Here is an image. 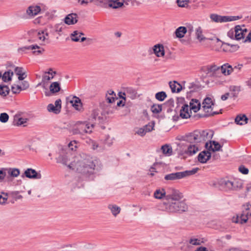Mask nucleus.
<instances>
[{
    "label": "nucleus",
    "instance_id": "obj_43",
    "mask_svg": "<svg viewBox=\"0 0 251 251\" xmlns=\"http://www.w3.org/2000/svg\"><path fill=\"white\" fill-rule=\"evenodd\" d=\"M161 150L162 152L166 155H170L172 152V147L168 145H165L162 146Z\"/></svg>",
    "mask_w": 251,
    "mask_h": 251
},
{
    "label": "nucleus",
    "instance_id": "obj_15",
    "mask_svg": "<svg viewBox=\"0 0 251 251\" xmlns=\"http://www.w3.org/2000/svg\"><path fill=\"white\" fill-rule=\"evenodd\" d=\"M38 49L37 50L33 51V53L36 55H38L39 54H42L44 51V49L43 48H41L39 46L37 45H32L28 46H25L22 48H20L18 49V51L20 52V51H25L26 50H33L35 49Z\"/></svg>",
    "mask_w": 251,
    "mask_h": 251
},
{
    "label": "nucleus",
    "instance_id": "obj_47",
    "mask_svg": "<svg viewBox=\"0 0 251 251\" xmlns=\"http://www.w3.org/2000/svg\"><path fill=\"white\" fill-rule=\"evenodd\" d=\"M155 97L158 100L162 101L167 98V94L165 92L161 91L156 93Z\"/></svg>",
    "mask_w": 251,
    "mask_h": 251
},
{
    "label": "nucleus",
    "instance_id": "obj_41",
    "mask_svg": "<svg viewBox=\"0 0 251 251\" xmlns=\"http://www.w3.org/2000/svg\"><path fill=\"white\" fill-rule=\"evenodd\" d=\"M196 35L197 39L199 40L200 42H201L204 40L206 38L202 35V30L201 27H198L196 30Z\"/></svg>",
    "mask_w": 251,
    "mask_h": 251
},
{
    "label": "nucleus",
    "instance_id": "obj_39",
    "mask_svg": "<svg viewBox=\"0 0 251 251\" xmlns=\"http://www.w3.org/2000/svg\"><path fill=\"white\" fill-rule=\"evenodd\" d=\"M84 35V33L79 32L77 30L74 31L71 36V39L75 42H78L80 41V37L81 35Z\"/></svg>",
    "mask_w": 251,
    "mask_h": 251
},
{
    "label": "nucleus",
    "instance_id": "obj_3",
    "mask_svg": "<svg viewBox=\"0 0 251 251\" xmlns=\"http://www.w3.org/2000/svg\"><path fill=\"white\" fill-rule=\"evenodd\" d=\"M199 170L198 168H193L191 170H187L183 172H177L167 174L165 176L164 179L167 181H174L180 179L187 176L194 175Z\"/></svg>",
    "mask_w": 251,
    "mask_h": 251
},
{
    "label": "nucleus",
    "instance_id": "obj_27",
    "mask_svg": "<svg viewBox=\"0 0 251 251\" xmlns=\"http://www.w3.org/2000/svg\"><path fill=\"white\" fill-rule=\"evenodd\" d=\"M189 106L187 104H184L180 110V116L183 119H187L191 115L189 113Z\"/></svg>",
    "mask_w": 251,
    "mask_h": 251
},
{
    "label": "nucleus",
    "instance_id": "obj_40",
    "mask_svg": "<svg viewBox=\"0 0 251 251\" xmlns=\"http://www.w3.org/2000/svg\"><path fill=\"white\" fill-rule=\"evenodd\" d=\"M165 194L166 192L164 189H162L161 190L157 189L154 193V197L156 199H161L163 197H165Z\"/></svg>",
    "mask_w": 251,
    "mask_h": 251
},
{
    "label": "nucleus",
    "instance_id": "obj_58",
    "mask_svg": "<svg viewBox=\"0 0 251 251\" xmlns=\"http://www.w3.org/2000/svg\"><path fill=\"white\" fill-rule=\"evenodd\" d=\"M176 2L179 7H185L188 5V0H177Z\"/></svg>",
    "mask_w": 251,
    "mask_h": 251
},
{
    "label": "nucleus",
    "instance_id": "obj_50",
    "mask_svg": "<svg viewBox=\"0 0 251 251\" xmlns=\"http://www.w3.org/2000/svg\"><path fill=\"white\" fill-rule=\"evenodd\" d=\"M48 28L50 29V32H60L62 31V27H60L59 25H55L54 27L51 25H49Z\"/></svg>",
    "mask_w": 251,
    "mask_h": 251
},
{
    "label": "nucleus",
    "instance_id": "obj_38",
    "mask_svg": "<svg viewBox=\"0 0 251 251\" xmlns=\"http://www.w3.org/2000/svg\"><path fill=\"white\" fill-rule=\"evenodd\" d=\"M27 121V119L26 118H23L15 116L14 117V123L15 125L19 126L26 123Z\"/></svg>",
    "mask_w": 251,
    "mask_h": 251
},
{
    "label": "nucleus",
    "instance_id": "obj_32",
    "mask_svg": "<svg viewBox=\"0 0 251 251\" xmlns=\"http://www.w3.org/2000/svg\"><path fill=\"white\" fill-rule=\"evenodd\" d=\"M13 75V72L9 70L5 72L3 75L1 74V78L4 82H7L12 80V77Z\"/></svg>",
    "mask_w": 251,
    "mask_h": 251
},
{
    "label": "nucleus",
    "instance_id": "obj_18",
    "mask_svg": "<svg viewBox=\"0 0 251 251\" xmlns=\"http://www.w3.org/2000/svg\"><path fill=\"white\" fill-rule=\"evenodd\" d=\"M41 10L40 6L37 5H32L29 6L27 10L26 13L30 16L33 17L37 15Z\"/></svg>",
    "mask_w": 251,
    "mask_h": 251
},
{
    "label": "nucleus",
    "instance_id": "obj_64",
    "mask_svg": "<svg viewBox=\"0 0 251 251\" xmlns=\"http://www.w3.org/2000/svg\"><path fill=\"white\" fill-rule=\"evenodd\" d=\"M76 144V143L75 141L70 142L68 144L69 148L72 151L75 150V149L77 148Z\"/></svg>",
    "mask_w": 251,
    "mask_h": 251
},
{
    "label": "nucleus",
    "instance_id": "obj_61",
    "mask_svg": "<svg viewBox=\"0 0 251 251\" xmlns=\"http://www.w3.org/2000/svg\"><path fill=\"white\" fill-rule=\"evenodd\" d=\"M20 86L23 90H25L29 87V83L27 81L24 80L22 82V85Z\"/></svg>",
    "mask_w": 251,
    "mask_h": 251
},
{
    "label": "nucleus",
    "instance_id": "obj_37",
    "mask_svg": "<svg viewBox=\"0 0 251 251\" xmlns=\"http://www.w3.org/2000/svg\"><path fill=\"white\" fill-rule=\"evenodd\" d=\"M60 84L58 82H52L50 86V91L51 93L58 92L60 90Z\"/></svg>",
    "mask_w": 251,
    "mask_h": 251
},
{
    "label": "nucleus",
    "instance_id": "obj_63",
    "mask_svg": "<svg viewBox=\"0 0 251 251\" xmlns=\"http://www.w3.org/2000/svg\"><path fill=\"white\" fill-rule=\"evenodd\" d=\"M226 45L230 47L231 49H230L229 50L231 51H236L237 50H238V49L239 48V47L237 45H233V44H229V43H226Z\"/></svg>",
    "mask_w": 251,
    "mask_h": 251
},
{
    "label": "nucleus",
    "instance_id": "obj_19",
    "mask_svg": "<svg viewBox=\"0 0 251 251\" xmlns=\"http://www.w3.org/2000/svg\"><path fill=\"white\" fill-rule=\"evenodd\" d=\"M234 35L235 39L236 40H239L244 38V32H247V29L246 28L242 29L241 26L236 25L234 27Z\"/></svg>",
    "mask_w": 251,
    "mask_h": 251
},
{
    "label": "nucleus",
    "instance_id": "obj_6",
    "mask_svg": "<svg viewBox=\"0 0 251 251\" xmlns=\"http://www.w3.org/2000/svg\"><path fill=\"white\" fill-rule=\"evenodd\" d=\"M213 102L212 101V99L210 98L206 97L204 99L202 105V108L205 112V114L202 116H201V117H207L211 116H213L216 114H219L218 112H211V110L210 111V109L211 108V106L213 105Z\"/></svg>",
    "mask_w": 251,
    "mask_h": 251
},
{
    "label": "nucleus",
    "instance_id": "obj_5",
    "mask_svg": "<svg viewBox=\"0 0 251 251\" xmlns=\"http://www.w3.org/2000/svg\"><path fill=\"white\" fill-rule=\"evenodd\" d=\"M251 216V205L246 204L243 206V210L240 217L237 216L233 222L235 223H239L244 224L247 222L249 218Z\"/></svg>",
    "mask_w": 251,
    "mask_h": 251
},
{
    "label": "nucleus",
    "instance_id": "obj_31",
    "mask_svg": "<svg viewBox=\"0 0 251 251\" xmlns=\"http://www.w3.org/2000/svg\"><path fill=\"white\" fill-rule=\"evenodd\" d=\"M108 208L111 211L112 215L116 217L121 212V208L116 204H109Z\"/></svg>",
    "mask_w": 251,
    "mask_h": 251
},
{
    "label": "nucleus",
    "instance_id": "obj_42",
    "mask_svg": "<svg viewBox=\"0 0 251 251\" xmlns=\"http://www.w3.org/2000/svg\"><path fill=\"white\" fill-rule=\"evenodd\" d=\"M9 88L7 85H0V95L5 97L9 94Z\"/></svg>",
    "mask_w": 251,
    "mask_h": 251
},
{
    "label": "nucleus",
    "instance_id": "obj_30",
    "mask_svg": "<svg viewBox=\"0 0 251 251\" xmlns=\"http://www.w3.org/2000/svg\"><path fill=\"white\" fill-rule=\"evenodd\" d=\"M70 102L76 110H80L82 107V103L80 99L76 96L73 97L72 100H70Z\"/></svg>",
    "mask_w": 251,
    "mask_h": 251
},
{
    "label": "nucleus",
    "instance_id": "obj_13",
    "mask_svg": "<svg viewBox=\"0 0 251 251\" xmlns=\"http://www.w3.org/2000/svg\"><path fill=\"white\" fill-rule=\"evenodd\" d=\"M219 184L221 189L225 191L233 190V183L231 180L226 178H222L219 181Z\"/></svg>",
    "mask_w": 251,
    "mask_h": 251
},
{
    "label": "nucleus",
    "instance_id": "obj_17",
    "mask_svg": "<svg viewBox=\"0 0 251 251\" xmlns=\"http://www.w3.org/2000/svg\"><path fill=\"white\" fill-rule=\"evenodd\" d=\"M211 157V153L209 151H203L199 154L198 159L201 163H205Z\"/></svg>",
    "mask_w": 251,
    "mask_h": 251
},
{
    "label": "nucleus",
    "instance_id": "obj_16",
    "mask_svg": "<svg viewBox=\"0 0 251 251\" xmlns=\"http://www.w3.org/2000/svg\"><path fill=\"white\" fill-rule=\"evenodd\" d=\"M222 146L218 142L215 141H210L209 144L207 142L205 145V148L209 151H220Z\"/></svg>",
    "mask_w": 251,
    "mask_h": 251
},
{
    "label": "nucleus",
    "instance_id": "obj_14",
    "mask_svg": "<svg viewBox=\"0 0 251 251\" xmlns=\"http://www.w3.org/2000/svg\"><path fill=\"white\" fill-rule=\"evenodd\" d=\"M48 110L49 112H52L54 114H58L61 109V100L58 99L55 101L54 105L51 103L48 105Z\"/></svg>",
    "mask_w": 251,
    "mask_h": 251
},
{
    "label": "nucleus",
    "instance_id": "obj_51",
    "mask_svg": "<svg viewBox=\"0 0 251 251\" xmlns=\"http://www.w3.org/2000/svg\"><path fill=\"white\" fill-rule=\"evenodd\" d=\"M11 90L13 94H19L23 89L20 85L14 84L11 86Z\"/></svg>",
    "mask_w": 251,
    "mask_h": 251
},
{
    "label": "nucleus",
    "instance_id": "obj_44",
    "mask_svg": "<svg viewBox=\"0 0 251 251\" xmlns=\"http://www.w3.org/2000/svg\"><path fill=\"white\" fill-rule=\"evenodd\" d=\"M99 115L100 113L99 110L94 109L92 111L91 117L95 121H98L100 122L101 119H102V118Z\"/></svg>",
    "mask_w": 251,
    "mask_h": 251
},
{
    "label": "nucleus",
    "instance_id": "obj_11",
    "mask_svg": "<svg viewBox=\"0 0 251 251\" xmlns=\"http://www.w3.org/2000/svg\"><path fill=\"white\" fill-rule=\"evenodd\" d=\"M69 154L65 150H61L58 152V156L56 158L57 163H61L64 165H67L68 162L69 161Z\"/></svg>",
    "mask_w": 251,
    "mask_h": 251
},
{
    "label": "nucleus",
    "instance_id": "obj_33",
    "mask_svg": "<svg viewBox=\"0 0 251 251\" xmlns=\"http://www.w3.org/2000/svg\"><path fill=\"white\" fill-rule=\"evenodd\" d=\"M127 94L132 99L136 98L137 93L135 89L132 87H127L125 89V92L124 93V95H126Z\"/></svg>",
    "mask_w": 251,
    "mask_h": 251
},
{
    "label": "nucleus",
    "instance_id": "obj_34",
    "mask_svg": "<svg viewBox=\"0 0 251 251\" xmlns=\"http://www.w3.org/2000/svg\"><path fill=\"white\" fill-rule=\"evenodd\" d=\"M186 32L187 28L186 27L180 26L176 30L175 34L176 37L181 38L184 36Z\"/></svg>",
    "mask_w": 251,
    "mask_h": 251
},
{
    "label": "nucleus",
    "instance_id": "obj_62",
    "mask_svg": "<svg viewBox=\"0 0 251 251\" xmlns=\"http://www.w3.org/2000/svg\"><path fill=\"white\" fill-rule=\"evenodd\" d=\"M45 32L46 31H42L41 33H40V32L38 33V37L40 40H42L43 41H45L46 40H48V38H46V37L45 35Z\"/></svg>",
    "mask_w": 251,
    "mask_h": 251
},
{
    "label": "nucleus",
    "instance_id": "obj_23",
    "mask_svg": "<svg viewBox=\"0 0 251 251\" xmlns=\"http://www.w3.org/2000/svg\"><path fill=\"white\" fill-rule=\"evenodd\" d=\"M221 71L225 75H228L234 71V69L228 63H226L221 66Z\"/></svg>",
    "mask_w": 251,
    "mask_h": 251
},
{
    "label": "nucleus",
    "instance_id": "obj_55",
    "mask_svg": "<svg viewBox=\"0 0 251 251\" xmlns=\"http://www.w3.org/2000/svg\"><path fill=\"white\" fill-rule=\"evenodd\" d=\"M238 170L244 175H247L249 173V169L243 165H241L239 167Z\"/></svg>",
    "mask_w": 251,
    "mask_h": 251
},
{
    "label": "nucleus",
    "instance_id": "obj_54",
    "mask_svg": "<svg viewBox=\"0 0 251 251\" xmlns=\"http://www.w3.org/2000/svg\"><path fill=\"white\" fill-rule=\"evenodd\" d=\"M154 122H151L149 123L148 125H146L144 127L145 129H146V131L147 132H150L153 129V127L154 126Z\"/></svg>",
    "mask_w": 251,
    "mask_h": 251
},
{
    "label": "nucleus",
    "instance_id": "obj_4",
    "mask_svg": "<svg viewBox=\"0 0 251 251\" xmlns=\"http://www.w3.org/2000/svg\"><path fill=\"white\" fill-rule=\"evenodd\" d=\"M94 125L91 124L86 121H78L76 123L73 129L74 134L84 135L85 133H90L94 128Z\"/></svg>",
    "mask_w": 251,
    "mask_h": 251
},
{
    "label": "nucleus",
    "instance_id": "obj_28",
    "mask_svg": "<svg viewBox=\"0 0 251 251\" xmlns=\"http://www.w3.org/2000/svg\"><path fill=\"white\" fill-rule=\"evenodd\" d=\"M6 174H8L7 178L10 177H17L20 174V170L17 168H6Z\"/></svg>",
    "mask_w": 251,
    "mask_h": 251
},
{
    "label": "nucleus",
    "instance_id": "obj_7",
    "mask_svg": "<svg viewBox=\"0 0 251 251\" xmlns=\"http://www.w3.org/2000/svg\"><path fill=\"white\" fill-rule=\"evenodd\" d=\"M210 18L212 21L215 23H225L236 21L240 19L239 16H221L217 14H210Z\"/></svg>",
    "mask_w": 251,
    "mask_h": 251
},
{
    "label": "nucleus",
    "instance_id": "obj_49",
    "mask_svg": "<svg viewBox=\"0 0 251 251\" xmlns=\"http://www.w3.org/2000/svg\"><path fill=\"white\" fill-rule=\"evenodd\" d=\"M198 150V147L195 145H190L188 148L187 152L189 155H193L195 154Z\"/></svg>",
    "mask_w": 251,
    "mask_h": 251
},
{
    "label": "nucleus",
    "instance_id": "obj_52",
    "mask_svg": "<svg viewBox=\"0 0 251 251\" xmlns=\"http://www.w3.org/2000/svg\"><path fill=\"white\" fill-rule=\"evenodd\" d=\"M7 200V194L4 192H1L0 194V204H3L5 203Z\"/></svg>",
    "mask_w": 251,
    "mask_h": 251
},
{
    "label": "nucleus",
    "instance_id": "obj_53",
    "mask_svg": "<svg viewBox=\"0 0 251 251\" xmlns=\"http://www.w3.org/2000/svg\"><path fill=\"white\" fill-rule=\"evenodd\" d=\"M9 116L6 113H2L0 114V122L5 123L8 121Z\"/></svg>",
    "mask_w": 251,
    "mask_h": 251
},
{
    "label": "nucleus",
    "instance_id": "obj_35",
    "mask_svg": "<svg viewBox=\"0 0 251 251\" xmlns=\"http://www.w3.org/2000/svg\"><path fill=\"white\" fill-rule=\"evenodd\" d=\"M187 87L190 90L187 92V98L190 97L191 94L195 92L199 88V86L194 82L189 83Z\"/></svg>",
    "mask_w": 251,
    "mask_h": 251
},
{
    "label": "nucleus",
    "instance_id": "obj_20",
    "mask_svg": "<svg viewBox=\"0 0 251 251\" xmlns=\"http://www.w3.org/2000/svg\"><path fill=\"white\" fill-rule=\"evenodd\" d=\"M15 74L18 76V79L20 81L23 80L27 77L26 72L24 68L21 67H15L14 69Z\"/></svg>",
    "mask_w": 251,
    "mask_h": 251
},
{
    "label": "nucleus",
    "instance_id": "obj_9",
    "mask_svg": "<svg viewBox=\"0 0 251 251\" xmlns=\"http://www.w3.org/2000/svg\"><path fill=\"white\" fill-rule=\"evenodd\" d=\"M206 74L211 77H218L221 75V67L215 64L208 65L206 67Z\"/></svg>",
    "mask_w": 251,
    "mask_h": 251
},
{
    "label": "nucleus",
    "instance_id": "obj_36",
    "mask_svg": "<svg viewBox=\"0 0 251 251\" xmlns=\"http://www.w3.org/2000/svg\"><path fill=\"white\" fill-rule=\"evenodd\" d=\"M118 0H108V1H107L108 5L110 7H112L113 8H118L119 7H121L123 4V2H120L118 1Z\"/></svg>",
    "mask_w": 251,
    "mask_h": 251
},
{
    "label": "nucleus",
    "instance_id": "obj_25",
    "mask_svg": "<svg viewBox=\"0 0 251 251\" xmlns=\"http://www.w3.org/2000/svg\"><path fill=\"white\" fill-rule=\"evenodd\" d=\"M154 53L157 56L160 57L164 55V49L162 45L157 44L153 48Z\"/></svg>",
    "mask_w": 251,
    "mask_h": 251
},
{
    "label": "nucleus",
    "instance_id": "obj_24",
    "mask_svg": "<svg viewBox=\"0 0 251 251\" xmlns=\"http://www.w3.org/2000/svg\"><path fill=\"white\" fill-rule=\"evenodd\" d=\"M201 106V102L198 100L193 99L190 102V110L196 113L200 110Z\"/></svg>",
    "mask_w": 251,
    "mask_h": 251
},
{
    "label": "nucleus",
    "instance_id": "obj_22",
    "mask_svg": "<svg viewBox=\"0 0 251 251\" xmlns=\"http://www.w3.org/2000/svg\"><path fill=\"white\" fill-rule=\"evenodd\" d=\"M201 134V142L205 141L208 139H211L214 135V132L212 130H200Z\"/></svg>",
    "mask_w": 251,
    "mask_h": 251
},
{
    "label": "nucleus",
    "instance_id": "obj_2",
    "mask_svg": "<svg viewBox=\"0 0 251 251\" xmlns=\"http://www.w3.org/2000/svg\"><path fill=\"white\" fill-rule=\"evenodd\" d=\"M165 210L169 213H181L188 209V206L184 201L163 202Z\"/></svg>",
    "mask_w": 251,
    "mask_h": 251
},
{
    "label": "nucleus",
    "instance_id": "obj_60",
    "mask_svg": "<svg viewBox=\"0 0 251 251\" xmlns=\"http://www.w3.org/2000/svg\"><path fill=\"white\" fill-rule=\"evenodd\" d=\"M177 83L178 82L176 81H174L173 83L172 82H170L169 83L170 87L173 93L176 92Z\"/></svg>",
    "mask_w": 251,
    "mask_h": 251
},
{
    "label": "nucleus",
    "instance_id": "obj_56",
    "mask_svg": "<svg viewBox=\"0 0 251 251\" xmlns=\"http://www.w3.org/2000/svg\"><path fill=\"white\" fill-rule=\"evenodd\" d=\"M19 191H13L10 193L12 197L16 201L23 198L22 195H19Z\"/></svg>",
    "mask_w": 251,
    "mask_h": 251
},
{
    "label": "nucleus",
    "instance_id": "obj_45",
    "mask_svg": "<svg viewBox=\"0 0 251 251\" xmlns=\"http://www.w3.org/2000/svg\"><path fill=\"white\" fill-rule=\"evenodd\" d=\"M56 74L55 71L52 72L51 73L50 75H47V74H45L42 77V82L44 84L46 83H48V82L51 79L53 78L54 75Z\"/></svg>",
    "mask_w": 251,
    "mask_h": 251
},
{
    "label": "nucleus",
    "instance_id": "obj_29",
    "mask_svg": "<svg viewBox=\"0 0 251 251\" xmlns=\"http://www.w3.org/2000/svg\"><path fill=\"white\" fill-rule=\"evenodd\" d=\"M240 86L231 85L229 87V90L231 92L230 97L231 98H237L239 92L241 91Z\"/></svg>",
    "mask_w": 251,
    "mask_h": 251
},
{
    "label": "nucleus",
    "instance_id": "obj_12",
    "mask_svg": "<svg viewBox=\"0 0 251 251\" xmlns=\"http://www.w3.org/2000/svg\"><path fill=\"white\" fill-rule=\"evenodd\" d=\"M25 176L31 179H40L42 176L41 174L37 173L35 170L28 168L25 171L24 174L22 175V177Z\"/></svg>",
    "mask_w": 251,
    "mask_h": 251
},
{
    "label": "nucleus",
    "instance_id": "obj_59",
    "mask_svg": "<svg viewBox=\"0 0 251 251\" xmlns=\"http://www.w3.org/2000/svg\"><path fill=\"white\" fill-rule=\"evenodd\" d=\"M93 1L95 2L97 5L103 6L107 5L108 0H93Z\"/></svg>",
    "mask_w": 251,
    "mask_h": 251
},
{
    "label": "nucleus",
    "instance_id": "obj_21",
    "mask_svg": "<svg viewBox=\"0 0 251 251\" xmlns=\"http://www.w3.org/2000/svg\"><path fill=\"white\" fill-rule=\"evenodd\" d=\"M77 15L75 13L68 14L64 19V22L68 25H74L77 22Z\"/></svg>",
    "mask_w": 251,
    "mask_h": 251
},
{
    "label": "nucleus",
    "instance_id": "obj_1",
    "mask_svg": "<svg viewBox=\"0 0 251 251\" xmlns=\"http://www.w3.org/2000/svg\"><path fill=\"white\" fill-rule=\"evenodd\" d=\"M83 155V157L76 156L68 167L82 174L86 180H93L95 178V171L99 170V161L96 159L93 160L89 156L84 157L85 155Z\"/></svg>",
    "mask_w": 251,
    "mask_h": 251
},
{
    "label": "nucleus",
    "instance_id": "obj_48",
    "mask_svg": "<svg viewBox=\"0 0 251 251\" xmlns=\"http://www.w3.org/2000/svg\"><path fill=\"white\" fill-rule=\"evenodd\" d=\"M151 112L153 113H159L162 110V105L154 104L151 106Z\"/></svg>",
    "mask_w": 251,
    "mask_h": 251
},
{
    "label": "nucleus",
    "instance_id": "obj_46",
    "mask_svg": "<svg viewBox=\"0 0 251 251\" xmlns=\"http://www.w3.org/2000/svg\"><path fill=\"white\" fill-rule=\"evenodd\" d=\"M232 183H233V190H237L242 187L243 183L240 180L234 179L232 181Z\"/></svg>",
    "mask_w": 251,
    "mask_h": 251
},
{
    "label": "nucleus",
    "instance_id": "obj_57",
    "mask_svg": "<svg viewBox=\"0 0 251 251\" xmlns=\"http://www.w3.org/2000/svg\"><path fill=\"white\" fill-rule=\"evenodd\" d=\"M6 175V168L0 169V181H2L4 179Z\"/></svg>",
    "mask_w": 251,
    "mask_h": 251
},
{
    "label": "nucleus",
    "instance_id": "obj_8",
    "mask_svg": "<svg viewBox=\"0 0 251 251\" xmlns=\"http://www.w3.org/2000/svg\"><path fill=\"white\" fill-rule=\"evenodd\" d=\"M183 197L182 193L174 188L171 189L170 194H168L165 196L166 199L168 201V202L180 201Z\"/></svg>",
    "mask_w": 251,
    "mask_h": 251
},
{
    "label": "nucleus",
    "instance_id": "obj_10",
    "mask_svg": "<svg viewBox=\"0 0 251 251\" xmlns=\"http://www.w3.org/2000/svg\"><path fill=\"white\" fill-rule=\"evenodd\" d=\"M201 134L200 130H196L194 132L189 133L184 136V140L190 143H201Z\"/></svg>",
    "mask_w": 251,
    "mask_h": 251
},
{
    "label": "nucleus",
    "instance_id": "obj_26",
    "mask_svg": "<svg viewBox=\"0 0 251 251\" xmlns=\"http://www.w3.org/2000/svg\"><path fill=\"white\" fill-rule=\"evenodd\" d=\"M249 119L245 114H239L235 119V123L239 125H244L248 123Z\"/></svg>",
    "mask_w": 251,
    "mask_h": 251
}]
</instances>
